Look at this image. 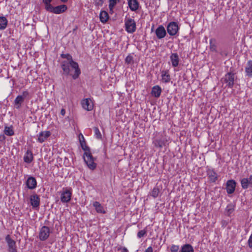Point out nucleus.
<instances>
[{"instance_id": "nucleus-37", "label": "nucleus", "mask_w": 252, "mask_h": 252, "mask_svg": "<svg viewBox=\"0 0 252 252\" xmlns=\"http://www.w3.org/2000/svg\"><path fill=\"white\" fill-rule=\"evenodd\" d=\"M179 250V246L178 245H172L170 247L171 252H178Z\"/></svg>"}, {"instance_id": "nucleus-47", "label": "nucleus", "mask_w": 252, "mask_h": 252, "mask_svg": "<svg viewBox=\"0 0 252 252\" xmlns=\"http://www.w3.org/2000/svg\"><path fill=\"white\" fill-rule=\"evenodd\" d=\"M60 0L62 2H64V3L68 1V0Z\"/></svg>"}, {"instance_id": "nucleus-28", "label": "nucleus", "mask_w": 252, "mask_h": 252, "mask_svg": "<svg viewBox=\"0 0 252 252\" xmlns=\"http://www.w3.org/2000/svg\"><path fill=\"white\" fill-rule=\"evenodd\" d=\"M179 252H194V250L191 245L186 244L182 246L181 250Z\"/></svg>"}, {"instance_id": "nucleus-10", "label": "nucleus", "mask_w": 252, "mask_h": 252, "mask_svg": "<svg viewBox=\"0 0 252 252\" xmlns=\"http://www.w3.org/2000/svg\"><path fill=\"white\" fill-rule=\"evenodd\" d=\"M5 241L8 246V252H17L16 242L10 238L9 235L6 236Z\"/></svg>"}, {"instance_id": "nucleus-45", "label": "nucleus", "mask_w": 252, "mask_h": 252, "mask_svg": "<svg viewBox=\"0 0 252 252\" xmlns=\"http://www.w3.org/2000/svg\"><path fill=\"white\" fill-rule=\"evenodd\" d=\"M65 114V109H62V110L61 111V114L62 116H64Z\"/></svg>"}, {"instance_id": "nucleus-6", "label": "nucleus", "mask_w": 252, "mask_h": 252, "mask_svg": "<svg viewBox=\"0 0 252 252\" xmlns=\"http://www.w3.org/2000/svg\"><path fill=\"white\" fill-rule=\"evenodd\" d=\"M166 29L168 33L171 36H174L178 32L179 27L177 23L171 22L167 25Z\"/></svg>"}, {"instance_id": "nucleus-15", "label": "nucleus", "mask_w": 252, "mask_h": 252, "mask_svg": "<svg viewBox=\"0 0 252 252\" xmlns=\"http://www.w3.org/2000/svg\"><path fill=\"white\" fill-rule=\"evenodd\" d=\"M236 184V182L233 180H229L227 182L226 189L228 194H232L234 192Z\"/></svg>"}, {"instance_id": "nucleus-23", "label": "nucleus", "mask_w": 252, "mask_h": 252, "mask_svg": "<svg viewBox=\"0 0 252 252\" xmlns=\"http://www.w3.org/2000/svg\"><path fill=\"white\" fill-rule=\"evenodd\" d=\"M172 65L173 67H177L179 64V58L177 53H172L170 57Z\"/></svg>"}, {"instance_id": "nucleus-16", "label": "nucleus", "mask_w": 252, "mask_h": 252, "mask_svg": "<svg viewBox=\"0 0 252 252\" xmlns=\"http://www.w3.org/2000/svg\"><path fill=\"white\" fill-rule=\"evenodd\" d=\"M81 105L83 109L87 111H91L93 108V104L90 98H86L82 100Z\"/></svg>"}, {"instance_id": "nucleus-17", "label": "nucleus", "mask_w": 252, "mask_h": 252, "mask_svg": "<svg viewBox=\"0 0 252 252\" xmlns=\"http://www.w3.org/2000/svg\"><path fill=\"white\" fill-rule=\"evenodd\" d=\"M50 135L51 132L50 131H41L39 133L37 140L39 143H42L44 142Z\"/></svg>"}, {"instance_id": "nucleus-41", "label": "nucleus", "mask_w": 252, "mask_h": 252, "mask_svg": "<svg viewBox=\"0 0 252 252\" xmlns=\"http://www.w3.org/2000/svg\"><path fill=\"white\" fill-rule=\"evenodd\" d=\"M213 39H211L210 40V48L212 50H214L216 48V46L215 44H212Z\"/></svg>"}, {"instance_id": "nucleus-22", "label": "nucleus", "mask_w": 252, "mask_h": 252, "mask_svg": "<svg viewBox=\"0 0 252 252\" xmlns=\"http://www.w3.org/2000/svg\"><path fill=\"white\" fill-rule=\"evenodd\" d=\"M24 161L27 163H31L33 159V156L32 152L28 150L24 156Z\"/></svg>"}, {"instance_id": "nucleus-29", "label": "nucleus", "mask_w": 252, "mask_h": 252, "mask_svg": "<svg viewBox=\"0 0 252 252\" xmlns=\"http://www.w3.org/2000/svg\"><path fill=\"white\" fill-rule=\"evenodd\" d=\"M8 24V20L4 16L0 17V30H3L6 29Z\"/></svg>"}, {"instance_id": "nucleus-18", "label": "nucleus", "mask_w": 252, "mask_h": 252, "mask_svg": "<svg viewBox=\"0 0 252 252\" xmlns=\"http://www.w3.org/2000/svg\"><path fill=\"white\" fill-rule=\"evenodd\" d=\"M207 174L211 182L215 183L218 180V174L214 169H208L207 171Z\"/></svg>"}, {"instance_id": "nucleus-40", "label": "nucleus", "mask_w": 252, "mask_h": 252, "mask_svg": "<svg viewBox=\"0 0 252 252\" xmlns=\"http://www.w3.org/2000/svg\"><path fill=\"white\" fill-rule=\"evenodd\" d=\"M146 233V231L144 230H141L139 231L137 233V237L139 238H141L143 237Z\"/></svg>"}, {"instance_id": "nucleus-11", "label": "nucleus", "mask_w": 252, "mask_h": 252, "mask_svg": "<svg viewBox=\"0 0 252 252\" xmlns=\"http://www.w3.org/2000/svg\"><path fill=\"white\" fill-rule=\"evenodd\" d=\"M242 188L246 189L249 187H252V175L249 178H244L240 181Z\"/></svg>"}, {"instance_id": "nucleus-13", "label": "nucleus", "mask_w": 252, "mask_h": 252, "mask_svg": "<svg viewBox=\"0 0 252 252\" xmlns=\"http://www.w3.org/2000/svg\"><path fill=\"white\" fill-rule=\"evenodd\" d=\"M155 33L157 38L161 39L166 36V31L162 25H160L156 30Z\"/></svg>"}, {"instance_id": "nucleus-43", "label": "nucleus", "mask_w": 252, "mask_h": 252, "mask_svg": "<svg viewBox=\"0 0 252 252\" xmlns=\"http://www.w3.org/2000/svg\"><path fill=\"white\" fill-rule=\"evenodd\" d=\"M153 248L152 247H148L144 252H153Z\"/></svg>"}, {"instance_id": "nucleus-39", "label": "nucleus", "mask_w": 252, "mask_h": 252, "mask_svg": "<svg viewBox=\"0 0 252 252\" xmlns=\"http://www.w3.org/2000/svg\"><path fill=\"white\" fill-rule=\"evenodd\" d=\"M226 210L228 215H230L233 212L234 209L232 206L228 205L226 207Z\"/></svg>"}, {"instance_id": "nucleus-48", "label": "nucleus", "mask_w": 252, "mask_h": 252, "mask_svg": "<svg viewBox=\"0 0 252 252\" xmlns=\"http://www.w3.org/2000/svg\"><path fill=\"white\" fill-rule=\"evenodd\" d=\"M81 141H83V139L82 137L81 138Z\"/></svg>"}, {"instance_id": "nucleus-35", "label": "nucleus", "mask_w": 252, "mask_h": 252, "mask_svg": "<svg viewBox=\"0 0 252 252\" xmlns=\"http://www.w3.org/2000/svg\"><path fill=\"white\" fill-rule=\"evenodd\" d=\"M159 192V189L158 188H154L152 191L151 195L154 197L156 198L158 195Z\"/></svg>"}, {"instance_id": "nucleus-26", "label": "nucleus", "mask_w": 252, "mask_h": 252, "mask_svg": "<svg viewBox=\"0 0 252 252\" xmlns=\"http://www.w3.org/2000/svg\"><path fill=\"white\" fill-rule=\"evenodd\" d=\"M99 18L100 21L103 23H105L107 22L109 19V15L106 11H101L99 14Z\"/></svg>"}, {"instance_id": "nucleus-36", "label": "nucleus", "mask_w": 252, "mask_h": 252, "mask_svg": "<svg viewBox=\"0 0 252 252\" xmlns=\"http://www.w3.org/2000/svg\"><path fill=\"white\" fill-rule=\"evenodd\" d=\"M42 1L45 4V9L48 11V9L50 8L49 6L51 7L52 6L50 3L52 0H43Z\"/></svg>"}, {"instance_id": "nucleus-38", "label": "nucleus", "mask_w": 252, "mask_h": 252, "mask_svg": "<svg viewBox=\"0 0 252 252\" xmlns=\"http://www.w3.org/2000/svg\"><path fill=\"white\" fill-rule=\"evenodd\" d=\"M105 0H94V4L97 6H102Z\"/></svg>"}, {"instance_id": "nucleus-4", "label": "nucleus", "mask_w": 252, "mask_h": 252, "mask_svg": "<svg viewBox=\"0 0 252 252\" xmlns=\"http://www.w3.org/2000/svg\"><path fill=\"white\" fill-rule=\"evenodd\" d=\"M72 196V189L71 188H63L61 194V201L65 203L69 202Z\"/></svg>"}, {"instance_id": "nucleus-3", "label": "nucleus", "mask_w": 252, "mask_h": 252, "mask_svg": "<svg viewBox=\"0 0 252 252\" xmlns=\"http://www.w3.org/2000/svg\"><path fill=\"white\" fill-rule=\"evenodd\" d=\"M125 25L126 31L129 33H132L136 30V22L134 19L131 18H126L125 19Z\"/></svg>"}, {"instance_id": "nucleus-27", "label": "nucleus", "mask_w": 252, "mask_h": 252, "mask_svg": "<svg viewBox=\"0 0 252 252\" xmlns=\"http://www.w3.org/2000/svg\"><path fill=\"white\" fill-rule=\"evenodd\" d=\"M81 135L82 136V138L83 139V141H81V139L80 137H79V141L82 149L85 151L84 153H86L87 152H91L90 148L86 144V142L85 141L83 135L82 134H81Z\"/></svg>"}, {"instance_id": "nucleus-24", "label": "nucleus", "mask_w": 252, "mask_h": 252, "mask_svg": "<svg viewBox=\"0 0 252 252\" xmlns=\"http://www.w3.org/2000/svg\"><path fill=\"white\" fill-rule=\"evenodd\" d=\"M93 206L95 208L96 211L98 213L105 214L106 211L103 206L98 202L94 201L93 203Z\"/></svg>"}, {"instance_id": "nucleus-42", "label": "nucleus", "mask_w": 252, "mask_h": 252, "mask_svg": "<svg viewBox=\"0 0 252 252\" xmlns=\"http://www.w3.org/2000/svg\"><path fill=\"white\" fill-rule=\"evenodd\" d=\"M221 224L222 226L225 227L227 225L228 222L226 220H223L221 221Z\"/></svg>"}, {"instance_id": "nucleus-30", "label": "nucleus", "mask_w": 252, "mask_h": 252, "mask_svg": "<svg viewBox=\"0 0 252 252\" xmlns=\"http://www.w3.org/2000/svg\"><path fill=\"white\" fill-rule=\"evenodd\" d=\"M4 133L7 136H12L14 134V130L12 128V126H5L4 127Z\"/></svg>"}, {"instance_id": "nucleus-34", "label": "nucleus", "mask_w": 252, "mask_h": 252, "mask_svg": "<svg viewBox=\"0 0 252 252\" xmlns=\"http://www.w3.org/2000/svg\"><path fill=\"white\" fill-rule=\"evenodd\" d=\"M125 63L127 64L133 63V57L130 54H129L125 59Z\"/></svg>"}, {"instance_id": "nucleus-9", "label": "nucleus", "mask_w": 252, "mask_h": 252, "mask_svg": "<svg viewBox=\"0 0 252 252\" xmlns=\"http://www.w3.org/2000/svg\"><path fill=\"white\" fill-rule=\"evenodd\" d=\"M49 7L50 8L48 9V11L57 14L64 12L67 9L66 5L64 4L58 5L55 7L52 6L51 7L49 6Z\"/></svg>"}, {"instance_id": "nucleus-8", "label": "nucleus", "mask_w": 252, "mask_h": 252, "mask_svg": "<svg viewBox=\"0 0 252 252\" xmlns=\"http://www.w3.org/2000/svg\"><path fill=\"white\" fill-rule=\"evenodd\" d=\"M51 233L50 230L48 226H43L40 230L39 233V238L41 241L47 240Z\"/></svg>"}, {"instance_id": "nucleus-33", "label": "nucleus", "mask_w": 252, "mask_h": 252, "mask_svg": "<svg viewBox=\"0 0 252 252\" xmlns=\"http://www.w3.org/2000/svg\"><path fill=\"white\" fill-rule=\"evenodd\" d=\"M94 130L95 137L98 139H101L102 135H101V132H100V130H99L98 128L97 127H94Z\"/></svg>"}, {"instance_id": "nucleus-1", "label": "nucleus", "mask_w": 252, "mask_h": 252, "mask_svg": "<svg viewBox=\"0 0 252 252\" xmlns=\"http://www.w3.org/2000/svg\"><path fill=\"white\" fill-rule=\"evenodd\" d=\"M61 57L67 60L63 61L61 63L63 74L66 76L70 75L74 80L78 78L81 74L78 63L73 60L72 56L69 54H62Z\"/></svg>"}, {"instance_id": "nucleus-44", "label": "nucleus", "mask_w": 252, "mask_h": 252, "mask_svg": "<svg viewBox=\"0 0 252 252\" xmlns=\"http://www.w3.org/2000/svg\"><path fill=\"white\" fill-rule=\"evenodd\" d=\"M5 136H4V135H3V134L0 135V141H3L5 140Z\"/></svg>"}, {"instance_id": "nucleus-20", "label": "nucleus", "mask_w": 252, "mask_h": 252, "mask_svg": "<svg viewBox=\"0 0 252 252\" xmlns=\"http://www.w3.org/2000/svg\"><path fill=\"white\" fill-rule=\"evenodd\" d=\"M162 90L161 87L158 85L154 86L151 91V94L155 97L158 98L160 96Z\"/></svg>"}, {"instance_id": "nucleus-32", "label": "nucleus", "mask_w": 252, "mask_h": 252, "mask_svg": "<svg viewBox=\"0 0 252 252\" xmlns=\"http://www.w3.org/2000/svg\"><path fill=\"white\" fill-rule=\"evenodd\" d=\"M119 2L120 0H109V8L110 11H113L115 6Z\"/></svg>"}, {"instance_id": "nucleus-46", "label": "nucleus", "mask_w": 252, "mask_h": 252, "mask_svg": "<svg viewBox=\"0 0 252 252\" xmlns=\"http://www.w3.org/2000/svg\"><path fill=\"white\" fill-rule=\"evenodd\" d=\"M121 250H122V252H128L127 249L126 248H125V247L122 248L121 249Z\"/></svg>"}, {"instance_id": "nucleus-25", "label": "nucleus", "mask_w": 252, "mask_h": 252, "mask_svg": "<svg viewBox=\"0 0 252 252\" xmlns=\"http://www.w3.org/2000/svg\"><path fill=\"white\" fill-rule=\"evenodd\" d=\"M161 80L162 82L167 83L170 80V75L168 70H163L161 72Z\"/></svg>"}, {"instance_id": "nucleus-21", "label": "nucleus", "mask_w": 252, "mask_h": 252, "mask_svg": "<svg viewBox=\"0 0 252 252\" xmlns=\"http://www.w3.org/2000/svg\"><path fill=\"white\" fill-rule=\"evenodd\" d=\"M128 5L132 11H136L139 8V4L137 0H128Z\"/></svg>"}, {"instance_id": "nucleus-7", "label": "nucleus", "mask_w": 252, "mask_h": 252, "mask_svg": "<svg viewBox=\"0 0 252 252\" xmlns=\"http://www.w3.org/2000/svg\"><path fill=\"white\" fill-rule=\"evenodd\" d=\"M235 74L232 72L227 73L223 79L224 82L227 84V86L229 88H232L234 86Z\"/></svg>"}, {"instance_id": "nucleus-31", "label": "nucleus", "mask_w": 252, "mask_h": 252, "mask_svg": "<svg viewBox=\"0 0 252 252\" xmlns=\"http://www.w3.org/2000/svg\"><path fill=\"white\" fill-rule=\"evenodd\" d=\"M154 145L157 147L161 148L165 144L164 141L161 139H156L154 142Z\"/></svg>"}, {"instance_id": "nucleus-19", "label": "nucleus", "mask_w": 252, "mask_h": 252, "mask_svg": "<svg viewBox=\"0 0 252 252\" xmlns=\"http://www.w3.org/2000/svg\"><path fill=\"white\" fill-rule=\"evenodd\" d=\"M246 76L249 78H252V60L247 62L245 66Z\"/></svg>"}, {"instance_id": "nucleus-14", "label": "nucleus", "mask_w": 252, "mask_h": 252, "mask_svg": "<svg viewBox=\"0 0 252 252\" xmlns=\"http://www.w3.org/2000/svg\"><path fill=\"white\" fill-rule=\"evenodd\" d=\"M26 184L27 188L30 189H33L37 187L36 180L32 176L28 178Z\"/></svg>"}, {"instance_id": "nucleus-12", "label": "nucleus", "mask_w": 252, "mask_h": 252, "mask_svg": "<svg viewBox=\"0 0 252 252\" xmlns=\"http://www.w3.org/2000/svg\"><path fill=\"white\" fill-rule=\"evenodd\" d=\"M40 199L39 196L36 194H33L30 196V203L32 208H38L40 205Z\"/></svg>"}, {"instance_id": "nucleus-5", "label": "nucleus", "mask_w": 252, "mask_h": 252, "mask_svg": "<svg viewBox=\"0 0 252 252\" xmlns=\"http://www.w3.org/2000/svg\"><path fill=\"white\" fill-rule=\"evenodd\" d=\"M29 93L28 91H25L22 92V94L18 95L14 101V107L16 109H19L22 105V104L24 101L25 99L28 96Z\"/></svg>"}, {"instance_id": "nucleus-2", "label": "nucleus", "mask_w": 252, "mask_h": 252, "mask_svg": "<svg viewBox=\"0 0 252 252\" xmlns=\"http://www.w3.org/2000/svg\"><path fill=\"white\" fill-rule=\"evenodd\" d=\"M83 158L88 168L91 170H94L96 167V163L94 162L95 158L93 157L91 152L84 153Z\"/></svg>"}]
</instances>
